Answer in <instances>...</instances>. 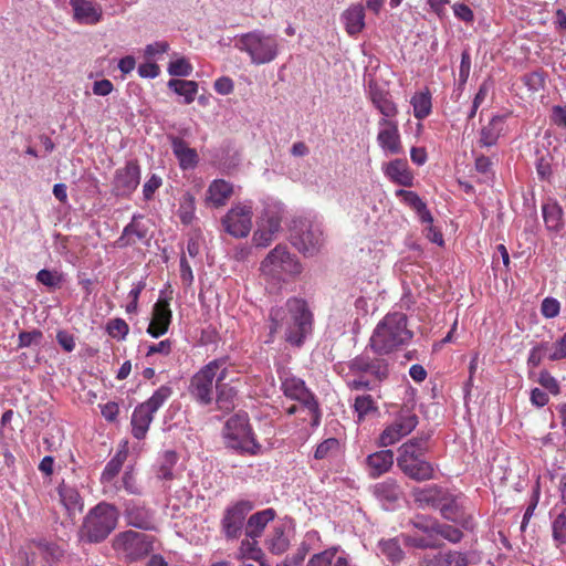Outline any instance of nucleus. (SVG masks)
I'll list each match as a JSON object with an SVG mask.
<instances>
[{
	"label": "nucleus",
	"instance_id": "f257e3e1",
	"mask_svg": "<svg viewBox=\"0 0 566 566\" xmlns=\"http://www.w3.org/2000/svg\"><path fill=\"white\" fill-rule=\"evenodd\" d=\"M270 332L285 331V339L300 346L312 331L313 316L304 300L292 297L270 312Z\"/></svg>",
	"mask_w": 566,
	"mask_h": 566
},
{
	"label": "nucleus",
	"instance_id": "f03ea898",
	"mask_svg": "<svg viewBox=\"0 0 566 566\" xmlns=\"http://www.w3.org/2000/svg\"><path fill=\"white\" fill-rule=\"evenodd\" d=\"M413 332L408 327V317L402 312H391L376 325L369 346L375 354L389 355L408 345Z\"/></svg>",
	"mask_w": 566,
	"mask_h": 566
},
{
	"label": "nucleus",
	"instance_id": "7ed1b4c3",
	"mask_svg": "<svg viewBox=\"0 0 566 566\" xmlns=\"http://www.w3.org/2000/svg\"><path fill=\"white\" fill-rule=\"evenodd\" d=\"M346 385L350 390H376L389 376V365L385 358L360 354L347 364Z\"/></svg>",
	"mask_w": 566,
	"mask_h": 566
},
{
	"label": "nucleus",
	"instance_id": "20e7f679",
	"mask_svg": "<svg viewBox=\"0 0 566 566\" xmlns=\"http://www.w3.org/2000/svg\"><path fill=\"white\" fill-rule=\"evenodd\" d=\"M429 436L413 437L398 448L397 467L409 479L417 482L436 478L434 467L426 460L429 450Z\"/></svg>",
	"mask_w": 566,
	"mask_h": 566
},
{
	"label": "nucleus",
	"instance_id": "39448f33",
	"mask_svg": "<svg viewBox=\"0 0 566 566\" xmlns=\"http://www.w3.org/2000/svg\"><path fill=\"white\" fill-rule=\"evenodd\" d=\"M234 48L244 53L253 65L270 64L277 59L282 51V39L274 34L255 29L238 34Z\"/></svg>",
	"mask_w": 566,
	"mask_h": 566
},
{
	"label": "nucleus",
	"instance_id": "423d86ee",
	"mask_svg": "<svg viewBox=\"0 0 566 566\" xmlns=\"http://www.w3.org/2000/svg\"><path fill=\"white\" fill-rule=\"evenodd\" d=\"M230 367L228 357L213 359L202 366L190 379V396L202 406L210 405L214 399V388L228 379Z\"/></svg>",
	"mask_w": 566,
	"mask_h": 566
},
{
	"label": "nucleus",
	"instance_id": "0eeeda50",
	"mask_svg": "<svg viewBox=\"0 0 566 566\" xmlns=\"http://www.w3.org/2000/svg\"><path fill=\"white\" fill-rule=\"evenodd\" d=\"M222 436L227 448L242 455L255 457L262 452V444L251 427L247 413H235L224 423Z\"/></svg>",
	"mask_w": 566,
	"mask_h": 566
},
{
	"label": "nucleus",
	"instance_id": "6e6552de",
	"mask_svg": "<svg viewBox=\"0 0 566 566\" xmlns=\"http://www.w3.org/2000/svg\"><path fill=\"white\" fill-rule=\"evenodd\" d=\"M262 276L274 285L297 277L303 266L295 254H292L286 245L277 244L261 262Z\"/></svg>",
	"mask_w": 566,
	"mask_h": 566
},
{
	"label": "nucleus",
	"instance_id": "1a4fd4ad",
	"mask_svg": "<svg viewBox=\"0 0 566 566\" xmlns=\"http://www.w3.org/2000/svg\"><path fill=\"white\" fill-rule=\"evenodd\" d=\"M118 511L108 503H99L86 515L82 533L91 543L104 541L116 527Z\"/></svg>",
	"mask_w": 566,
	"mask_h": 566
},
{
	"label": "nucleus",
	"instance_id": "9d476101",
	"mask_svg": "<svg viewBox=\"0 0 566 566\" xmlns=\"http://www.w3.org/2000/svg\"><path fill=\"white\" fill-rule=\"evenodd\" d=\"M283 216L284 208L280 202L271 201L264 205L252 237L255 247L265 248L271 244L281 230Z\"/></svg>",
	"mask_w": 566,
	"mask_h": 566
},
{
	"label": "nucleus",
	"instance_id": "9b49d317",
	"mask_svg": "<svg viewBox=\"0 0 566 566\" xmlns=\"http://www.w3.org/2000/svg\"><path fill=\"white\" fill-rule=\"evenodd\" d=\"M154 542L153 535L125 531L116 535L113 546L128 560L134 562L147 556L154 549Z\"/></svg>",
	"mask_w": 566,
	"mask_h": 566
},
{
	"label": "nucleus",
	"instance_id": "f8f14e48",
	"mask_svg": "<svg viewBox=\"0 0 566 566\" xmlns=\"http://www.w3.org/2000/svg\"><path fill=\"white\" fill-rule=\"evenodd\" d=\"M418 417L415 412L407 408L400 409L395 419L385 426L377 439V444L381 448L394 446L411 433L418 426Z\"/></svg>",
	"mask_w": 566,
	"mask_h": 566
},
{
	"label": "nucleus",
	"instance_id": "ddd939ff",
	"mask_svg": "<svg viewBox=\"0 0 566 566\" xmlns=\"http://www.w3.org/2000/svg\"><path fill=\"white\" fill-rule=\"evenodd\" d=\"M280 378L284 395L293 400H297L310 412L314 423L317 424L319 421L318 403L304 380L290 373H284Z\"/></svg>",
	"mask_w": 566,
	"mask_h": 566
},
{
	"label": "nucleus",
	"instance_id": "4468645a",
	"mask_svg": "<svg viewBox=\"0 0 566 566\" xmlns=\"http://www.w3.org/2000/svg\"><path fill=\"white\" fill-rule=\"evenodd\" d=\"M253 206L251 201L238 202L222 218L224 231L234 238H245L252 228Z\"/></svg>",
	"mask_w": 566,
	"mask_h": 566
},
{
	"label": "nucleus",
	"instance_id": "2eb2a0df",
	"mask_svg": "<svg viewBox=\"0 0 566 566\" xmlns=\"http://www.w3.org/2000/svg\"><path fill=\"white\" fill-rule=\"evenodd\" d=\"M252 509L251 501L241 500L224 510L221 531L227 539H237L241 535L247 515Z\"/></svg>",
	"mask_w": 566,
	"mask_h": 566
},
{
	"label": "nucleus",
	"instance_id": "dca6fc26",
	"mask_svg": "<svg viewBox=\"0 0 566 566\" xmlns=\"http://www.w3.org/2000/svg\"><path fill=\"white\" fill-rule=\"evenodd\" d=\"M140 184V166L136 159H129L123 167L115 170L113 193L116 197L128 198Z\"/></svg>",
	"mask_w": 566,
	"mask_h": 566
},
{
	"label": "nucleus",
	"instance_id": "f3484780",
	"mask_svg": "<svg viewBox=\"0 0 566 566\" xmlns=\"http://www.w3.org/2000/svg\"><path fill=\"white\" fill-rule=\"evenodd\" d=\"M366 94L373 106L381 115L380 118L397 119L398 106L392 99L390 92L369 77L366 86Z\"/></svg>",
	"mask_w": 566,
	"mask_h": 566
},
{
	"label": "nucleus",
	"instance_id": "a211bd4d",
	"mask_svg": "<svg viewBox=\"0 0 566 566\" xmlns=\"http://www.w3.org/2000/svg\"><path fill=\"white\" fill-rule=\"evenodd\" d=\"M292 244L303 254L313 255L318 252L324 242V234L321 226L314 223H302L300 229L292 234Z\"/></svg>",
	"mask_w": 566,
	"mask_h": 566
},
{
	"label": "nucleus",
	"instance_id": "6ab92c4d",
	"mask_svg": "<svg viewBox=\"0 0 566 566\" xmlns=\"http://www.w3.org/2000/svg\"><path fill=\"white\" fill-rule=\"evenodd\" d=\"M127 457L128 443L127 441H124L118 446L116 453L106 463L101 474L99 482L105 494H115L119 490L116 478L123 469Z\"/></svg>",
	"mask_w": 566,
	"mask_h": 566
},
{
	"label": "nucleus",
	"instance_id": "aec40b11",
	"mask_svg": "<svg viewBox=\"0 0 566 566\" xmlns=\"http://www.w3.org/2000/svg\"><path fill=\"white\" fill-rule=\"evenodd\" d=\"M377 144L386 155H399L403 151L397 119L378 120Z\"/></svg>",
	"mask_w": 566,
	"mask_h": 566
},
{
	"label": "nucleus",
	"instance_id": "412c9836",
	"mask_svg": "<svg viewBox=\"0 0 566 566\" xmlns=\"http://www.w3.org/2000/svg\"><path fill=\"white\" fill-rule=\"evenodd\" d=\"M169 300L170 297H165L164 292H160V296L153 307V317L147 333L154 338H158L168 332L172 318Z\"/></svg>",
	"mask_w": 566,
	"mask_h": 566
},
{
	"label": "nucleus",
	"instance_id": "4be33fe9",
	"mask_svg": "<svg viewBox=\"0 0 566 566\" xmlns=\"http://www.w3.org/2000/svg\"><path fill=\"white\" fill-rule=\"evenodd\" d=\"M73 20L80 24L94 25L103 18V9L95 0H70Z\"/></svg>",
	"mask_w": 566,
	"mask_h": 566
},
{
	"label": "nucleus",
	"instance_id": "5701e85b",
	"mask_svg": "<svg viewBox=\"0 0 566 566\" xmlns=\"http://www.w3.org/2000/svg\"><path fill=\"white\" fill-rule=\"evenodd\" d=\"M292 537L293 528L291 526L283 522L275 523L268 533L264 545L271 554L282 555L289 549Z\"/></svg>",
	"mask_w": 566,
	"mask_h": 566
},
{
	"label": "nucleus",
	"instance_id": "b1692460",
	"mask_svg": "<svg viewBox=\"0 0 566 566\" xmlns=\"http://www.w3.org/2000/svg\"><path fill=\"white\" fill-rule=\"evenodd\" d=\"M124 516L127 524L136 528H155L154 512L139 502H127L124 510Z\"/></svg>",
	"mask_w": 566,
	"mask_h": 566
},
{
	"label": "nucleus",
	"instance_id": "393cba45",
	"mask_svg": "<svg viewBox=\"0 0 566 566\" xmlns=\"http://www.w3.org/2000/svg\"><path fill=\"white\" fill-rule=\"evenodd\" d=\"M437 509L440 510L444 518L458 523L464 528H471L473 526L472 517L465 514L462 503L458 497L444 493Z\"/></svg>",
	"mask_w": 566,
	"mask_h": 566
},
{
	"label": "nucleus",
	"instance_id": "a878e982",
	"mask_svg": "<svg viewBox=\"0 0 566 566\" xmlns=\"http://www.w3.org/2000/svg\"><path fill=\"white\" fill-rule=\"evenodd\" d=\"M394 451L390 449L369 454L365 460L366 471L369 478L377 479L389 472L394 465Z\"/></svg>",
	"mask_w": 566,
	"mask_h": 566
},
{
	"label": "nucleus",
	"instance_id": "bb28decb",
	"mask_svg": "<svg viewBox=\"0 0 566 566\" xmlns=\"http://www.w3.org/2000/svg\"><path fill=\"white\" fill-rule=\"evenodd\" d=\"M467 554L458 551H441L427 554L422 557L420 566H468Z\"/></svg>",
	"mask_w": 566,
	"mask_h": 566
},
{
	"label": "nucleus",
	"instance_id": "cd10ccee",
	"mask_svg": "<svg viewBox=\"0 0 566 566\" xmlns=\"http://www.w3.org/2000/svg\"><path fill=\"white\" fill-rule=\"evenodd\" d=\"M232 193L233 186L230 182L223 179H216L208 186L205 201L210 207L220 208L226 206Z\"/></svg>",
	"mask_w": 566,
	"mask_h": 566
},
{
	"label": "nucleus",
	"instance_id": "c85d7f7f",
	"mask_svg": "<svg viewBox=\"0 0 566 566\" xmlns=\"http://www.w3.org/2000/svg\"><path fill=\"white\" fill-rule=\"evenodd\" d=\"M371 492L386 509H391L402 494L401 489L395 479H387L382 482L376 483L373 485Z\"/></svg>",
	"mask_w": 566,
	"mask_h": 566
},
{
	"label": "nucleus",
	"instance_id": "c756f323",
	"mask_svg": "<svg viewBox=\"0 0 566 566\" xmlns=\"http://www.w3.org/2000/svg\"><path fill=\"white\" fill-rule=\"evenodd\" d=\"M384 174L392 182L399 186L411 187L413 184V175L405 159H395L389 161L384 168Z\"/></svg>",
	"mask_w": 566,
	"mask_h": 566
},
{
	"label": "nucleus",
	"instance_id": "7c9ffc66",
	"mask_svg": "<svg viewBox=\"0 0 566 566\" xmlns=\"http://www.w3.org/2000/svg\"><path fill=\"white\" fill-rule=\"evenodd\" d=\"M154 415L155 413L143 403L135 407L130 419L132 434L134 438L142 440L146 437L149 426L154 420Z\"/></svg>",
	"mask_w": 566,
	"mask_h": 566
},
{
	"label": "nucleus",
	"instance_id": "2f4dec72",
	"mask_svg": "<svg viewBox=\"0 0 566 566\" xmlns=\"http://www.w3.org/2000/svg\"><path fill=\"white\" fill-rule=\"evenodd\" d=\"M275 511L271 507L252 514L245 525V535L251 539H258L264 532L266 525L275 518Z\"/></svg>",
	"mask_w": 566,
	"mask_h": 566
},
{
	"label": "nucleus",
	"instance_id": "473e14b6",
	"mask_svg": "<svg viewBox=\"0 0 566 566\" xmlns=\"http://www.w3.org/2000/svg\"><path fill=\"white\" fill-rule=\"evenodd\" d=\"M395 195L397 198H400L405 205L415 210L422 223L433 222V217L428 210L426 202L415 191L398 189Z\"/></svg>",
	"mask_w": 566,
	"mask_h": 566
},
{
	"label": "nucleus",
	"instance_id": "72a5a7b5",
	"mask_svg": "<svg viewBox=\"0 0 566 566\" xmlns=\"http://www.w3.org/2000/svg\"><path fill=\"white\" fill-rule=\"evenodd\" d=\"M345 30L349 35H356L365 28V8L360 4H353L342 14Z\"/></svg>",
	"mask_w": 566,
	"mask_h": 566
},
{
	"label": "nucleus",
	"instance_id": "f704fd0d",
	"mask_svg": "<svg viewBox=\"0 0 566 566\" xmlns=\"http://www.w3.org/2000/svg\"><path fill=\"white\" fill-rule=\"evenodd\" d=\"M504 129V116L494 115L488 125L480 130L479 144L482 147H491L497 143Z\"/></svg>",
	"mask_w": 566,
	"mask_h": 566
},
{
	"label": "nucleus",
	"instance_id": "c9c22d12",
	"mask_svg": "<svg viewBox=\"0 0 566 566\" xmlns=\"http://www.w3.org/2000/svg\"><path fill=\"white\" fill-rule=\"evenodd\" d=\"M321 546V535L317 531H308L300 543L295 554L290 557L291 564L298 566L305 557Z\"/></svg>",
	"mask_w": 566,
	"mask_h": 566
},
{
	"label": "nucleus",
	"instance_id": "e433bc0d",
	"mask_svg": "<svg viewBox=\"0 0 566 566\" xmlns=\"http://www.w3.org/2000/svg\"><path fill=\"white\" fill-rule=\"evenodd\" d=\"M59 495L61 503L63 504L70 516H74L77 513L82 512L83 501L78 491L75 488L67 485L63 482L59 486Z\"/></svg>",
	"mask_w": 566,
	"mask_h": 566
},
{
	"label": "nucleus",
	"instance_id": "4c0bfd02",
	"mask_svg": "<svg viewBox=\"0 0 566 566\" xmlns=\"http://www.w3.org/2000/svg\"><path fill=\"white\" fill-rule=\"evenodd\" d=\"M172 153L179 161L181 169H191L197 165L198 155L185 140L174 137L171 142Z\"/></svg>",
	"mask_w": 566,
	"mask_h": 566
},
{
	"label": "nucleus",
	"instance_id": "58836bf2",
	"mask_svg": "<svg viewBox=\"0 0 566 566\" xmlns=\"http://www.w3.org/2000/svg\"><path fill=\"white\" fill-rule=\"evenodd\" d=\"M542 213L548 231L558 232L564 228L563 210L556 201L545 202L542 206Z\"/></svg>",
	"mask_w": 566,
	"mask_h": 566
},
{
	"label": "nucleus",
	"instance_id": "ea45409f",
	"mask_svg": "<svg viewBox=\"0 0 566 566\" xmlns=\"http://www.w3.org/2000/svg\"><path fill=\"white\" fill-rule=\"evenodd\" d=\"M444 491L437 485H429L422 489H415L413 496L415 501L421 506H433L438 507L440 501L444 495Z\"/></svg>",
	"mask_w": 566,
	"mask_h": 566
},
{
	"label": "nucleus",
	"instance_id": "a19ab883",
	"mask_svg": "<svg viewBox=\"0 0 566 566\" xmlns=\"http://www.w3.org/2000/svg\"><path fill=\"white\" fill-rule=\"evenodd\" d=\"M178 461V454L175 451H165L158 459L157 478L164 481L175 479V465Z\"/></svg>",
	"mask_w": 566,
	"mask_h": 566
},
{
	"label": "nucleus",
	"instance_id": "79ce46f5",
	"mask_svg": "<svg viewBox=\"0 0 566 566\" xmlns=\"http://www.w3.org/2000/svg\"><path fill=\"white\" fill-rule=\"evenodd\" d=\"M216 396V403L219 410L230 411L234 409L237 390L224 381L219 382Z\"/></svg>",
	"mask_w": 566,
	"mask_h": 566
},
{
	"label": "nucleus",
	"instance_id": "37998d69",
	"mask_svg": "<svg viewBox=\"0 0 566 566\" xmlns=\"http://www.w3.org/2000/svg\"><path fill=\"white\" fill-rule=\"evenodd\" d=\"M168 87L176 94L184 96L185 104L192 103L198 92V84L195 81L169 80Z\"/></svg>",
	"mask_w": 566,
	"mask_h": 566
},
{
	"label": "nucleus",
	"instance_id": "c03bdc74",
	"mask_svg": "<svg viewBox=\"0 0 566 566\" xmlns=\"http://www.w3.org/2000/svg\"><path fill=\"white\" fill-rule=\"evenodd\" d=\"M353 407L359 422L378 410L377 400L369 394L356 396Z\"/></svg>",
	"mask_w": 566,
	"mask_h": 566
},
{
	"label": "nucleus",
	"instance_id": "a18cd8bd",
	"mask_svg": "<svg viewBox=\"0 0 566 566\" xmlns=\"http://www.w3.org/2000/svg\"><path fill=\"white\" fill-rule=\"evenodd\" d=\"M413 108V116L417 119H424L431 113V95L428 91L416 93L410 101Z\"/></svg>",
	"mask_w": 566,
	"mask_h": 566
},
{
	"label": "nucleus",
	"instance_id": "49530a36",
	"mask_svg": "<svg viewBox=\"0 0 566 566\" xmlns=\"http://www.w3.org/2000/svg\"><path fill=\"white\" fill-rule=\"evenodd\" d=\"M379 551L391 563H398L403 558V551L398 538L381 539L378 544Z\"/></svg>",
	"mask_w": 566,
	"mask_h": 566
},
{
	"label": "nucleus",
	"instance_id": "de8ad7c7",
	"mask_svg": "<svg viewBox=\"0 0 566 566\" xmlns=\"http://www.w3.org/2000/svg\"><path fill=\"white\" fill-rule=\"evenodd\" d=\"M172 395V389L170 386L163 385L160 386L146 401L142 402L144 406H147L154 413L158 411L159 408L170 398Z\"/></svg>",
	"mask_w": 566,
	"mask_h": 566
},
{
	"label": "nucleus",
	"instance_id": "09e8293b",
	"mask_svg": "<svg viewBox=\"0 0 566 566\" xmlns=\"http://www.w3.org/2000/svg\"><path fill=\"white\" fill-rule=\"evenodd\" d=\"M338 552L339 546L336 545L315 553L310 557L307 566H332Z\"/></svg>",
	"mask_w": 566,
	"mask_h": 566
},
{
	"label": "nucleus",
	"instance_id": "8fccbe9b",
	"mask_svg": "<svg viewBox=\"0 0 566 566\" xmlns=\"http://www.w3.org/2000/svg\"><path fill=\"white\" fill-rule=\"evenodd\" d=\"M430 532L441 536L450 543H458L462 539V532L449 524L434 523L430 526Z\"/></svg>",
	"mask_w": 566,
	"mask_h": 566
},
{
	"label": "nucleus",
	"instance_id": "3c124183",
	"mask_svg": "<svg viewBox=\"0 0 566 566\" xmlns=\"http://www.w3.org/2000/svg\"><path fill=\"white\" fill-rule=\"evenodd\" d=\"M239 554L241 558H248L252 560L261 559L264 557V553L258 545V541L251 539L250 537H247L241 542Z\"/></svg>",
	"mask_w": 566,
	"mask_h": 566
},
{
	"label": "nucleus",
	"instance_id": "603ef678",
	"mask_svg": "<svg viewBox=\"0 0 566 566\" xmlns=\"http://www.w3.org/2000/svg\"><path fill=\"white\" fill-rule=\"evenodd\" d=\"M145 232L139 230L135 223H129L124 228L122 235L117 239L116 244L120 248L135 244L138 240L144 239Z\"/></svg>",
	"mask_w": 566,
	"mask_h": 566
},
{
	"label": "nucleus",
	"instance_id": "864d4df0",
	"mask_svg": "<svg viewBox=\"0 0 566 566\" xmlns=\"http://www.w3.org/2000/svg\"><path fill=\"white\" fill-rule=\"evenodd\" d=\"M553 539L559 547L566 544V509L563 510L552 523Z\"/></svg>",
	"mask_w": 566,
	"mask_h": 566
},
{
	"label": "nucleus",
	"instance_id": "5fc2aeb1",
	"mask_svg": "<svg viewBox=\"0 0 566 566\" xmlns=\"http://www.w3.org/2000/svg\"><path fill=\"white\" fill-rule=\"evenodd\" d=\"M339 447V441L336 438H328L317 446L314 457L317 460L331 458L338 453Z\"/></svg>",
	"mask_w": 566,
	"mask_h": 566
},
{
	"label": "nucleus",
	"instance_id": "6e6d98bb",
	"mask_svg": "<svg viewBox=\"0 0 566 566\" xmlns=\"http://www.w3.org/2000/svg\"><path fill=\"white\" fill-rule=\"evenodd\" d=\"M106 331L113 338L125 339L129 332V327L124 319L113 318L107 323Z\"/></svg>",
	"mask_w": 566,
	"mask_h": 566
},
{
	"label": "nucleus",
	"instance_id": "4d7b16f0",
	"mask_svg": "<svg viewBox=\"0 0 566 566\" xmlns=\"http://www.w3.org/2000/svg\"><path fill=\"white\" fill-rule=\"evenodd\" d=\"M192 72V66L185 57L171 61L168 65V73L172 76H189Z\"/></svg>",
	"mask_w": 566,
	"mask_h": 566
},
{
	"label": "nucleus",
	"instance_id": "13d9d810",
	"mask_svg": "<svg viewBox=\"0 0 566 566\" xmlns=\"http://www.w3.org/2000/svg\"><path fill=\"white\" fill-rule=\"evenodd\" d=\"M36 280L43 285L54 289L61 285L62 275L56 271L43 269L38 272Z\"/></svg>",
	"mask_w": 566,
	"mask_h": 566
},
{
	"label": "nucleus",
	"instance_id": "bf43d9fd",
	"mask_svg": "<svg viewBox=\"0 0 566 566\" xmlns=\"http://www.w3.org/2000/svg\"><path fill=\"white\" fill-rule=\"evenodd\" d=\"M548 349L549 343L543 342L535 347H533L530 352L527 364L532 367H537L544 357L548 358Z\"/></svg>",
	"mask_w": 566,
	"mask_h": 566
},
{
	"label": "nucleus",
	"instance_id": "052dcab7",
	"mask_svg": "<svg viewBox=\"0 0 566 566\" xmlns=\"http://www.w3.org/2000/svg\"><path fill=\"white\" fill-rule=\"evenodd\" d=\"M163 186V179L156 174H151L143 185V197L146 201L153 199L155 192Z\"/></svg>",
	"mask_w": 566,
	"mask_h": 566
},
{
	"label": "nucleus",
	"instance_id": "680f3d73",
	"mask_svg": "<svg viewBox=\"0 0 566 566\" xmlns=\"http://www.w3.org/2000/svg\"><path fill=\"white\" fill-rule=\"evenodd\" d=\"M548 359L553 361L566 359V333L555 343L549 344Z\"/></svg>",
	"mask_w": 566,
	"mask_h": 566
},
{
	"label": "nucleus",
	"instance_id": "e2e57ef3",
	"mask_svg": "<svg viewBox=\"0 0 566 566\" xmlns=\"http://www.w3.org/2000/svg\"><path fill=\"white\" fill-rule=\"evenodd\" d=\"M179 218L184 224H189L195 218V200L191 196L185 198L180 205Z\"/></svg>",
	"mask_w": 566,
	"mask_h": 566
},
{
	"label": "nucleus",
	"instance_id": "0e129e2a",
	"mask_svg": "<svg viewBox=\"0 0 566 566\" xmlns=\"http://www.w3.org/2000/svg\"><path fill=\"white\" fill-rule=\"evenodd\" d=\"M560 304L554 297H545L541 305V313L546 318H554L559 314Z\"/></svg>",
	"mask_w": 566,
	"mask_h": 566
},
{
	"label": "nucleus",
	"instance_id": "69168bd1",
	"mask_svg": "<svg viewBox=\"0 0 566 566\" xmlns=\"http://www.w3.org/2000/svg\"><path fill=\"white\" fill-rule=\"evenodd\" d=\"M122 486L130 494H139L140 490L136 483V479L132 467H127L122 476Z\"/></svg>",
	"mask_w": 566,
	"mask_h": 566
},
{
	"label": "nucleus",
	"instance_id": "338daca9",
	"mask_svg": "<svg viewBox=\"0 0 566 566\" xmlns=\"http://www.w3.org/2000/svg\"><path fill=\"white\" fill-rule=\"evenodd\" d=\"M42 332L34 329L31 332H22L19 334V347H29L33 344H40L42 339Z\"/></svg>",
	"mask_w": 566,
	"mask_h": 566
},
{
	"label": "nucleus",
	"instance_id": "774afa93",
	"mask_svg": "<svg viewBox=\"0 0 566 566\" xmlns=\"http://www.w3.org/2000/svg\"><path fill=\"white\" fill-rule=\"evenodd\" d=\"M471 71V56L468 51H463L461 54V62L459 67V82L464 85L468 82Z\"/></svg>",
	"mask_w": 566,
	"mask_h": 566
}]
</instances>
